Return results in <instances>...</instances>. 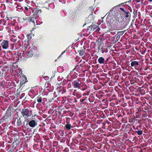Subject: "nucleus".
I'll return each instance as SVG.
<instances>
[{"instance_id": "nucleus-14", "label": "nucleus", "mask_w": 152, "mask_h": 152, "mask_svg": "<svg viewBox=\"0 0 152 152\" xmlns=\"http://www.w3.org/2000/svg\"><path fill=\"white\" fill-rule=\"evenodd\" d=\"M99 63L100 64H105L106 63V61H105L103 57H100L98 59Z\"/></svg>"}, {"instance_id": "nucleus-20", "label": "nucleus", "mask_w": 152, "mask_h": 152, "mask_svg": "<svg viewBox=\"0 0 152 152\" xmlns=\"http://www.w3.org/2000/svg\"><path fill=\"white\" fill-rule=\"evenodd\" d=\"M45 98H42L40 96H38L36 98L37 101L38 103H41L42 102V100H44Z\"/></svg>"}, {"instance_id": "nucleus-46", "label": "nucleus", "mask_w": 152, "mask_h": 152, "mask_svg": "<svg viewBox=\"0 0 152 152\" xmlns=\"http://www.w3.org/2000/svg\"><path fill=\"white\" fill-rule=\"evenodd\" d=\"M114 21V20H113V19H110V23H113V22Z\"/></svg>"}, {"instance_id": "nucleus-25", "label": "nucleus", "mask_w": 152, "mask_h": 152, "mask_svg": "<svg viewBox=\"0 0 152 152\" xmlns=\"http://www.w3.org/2000/svg\"><path fill=\"white\" fill-rule=\"evenodd\" d=\"M70 46H69L68 48H67V53H69V55L70 56L72 54V50L70 49Z\"/></svg>"}, {"instance_id": "nucleus-24", "label": "nucleus", "mask_w": 152, "mask_h": 152, "mask_svg": "<svg viewBox=\"0 0 152 152\" xmlns=\"http://www.w3.org/2000/svg\"><path fill=\"white\" fill-rule=\"evenodd\" d=\"M66 111L61 110L60 111V114L61 115V117H63L66 116Z\"/></svg>"}, {"instance_id": "nucleus-32", "label": "nucleus", "mask_w": 152, "mask_h": 152, "mask_svg": "<svg viewBox=\"0 0 152 152\" xmlns=\"http://www.w3.org/2000/svg\"><path fill=\"white\" fill-rule=\"evenodd\" d=\"M67 144V145H68V148L67 147V152H69V151H70V152H71V147L70 146V145H69L68 144Z\"/></svg>"}, {"instance_id": "nucleus-43", "label": "nucleus", "mask_w": 152, "mask_h": 152, "mask_svg": "<svg viewBox=\"0 0 152 152\" xmlns=\"http://www.w3.org/2000/svg\"><path fill=\"white\" fill-rule=\"evenodd\" d=\"M124 32H118V33L117 34L118 35V34H119V35H122L123 34Z\"/></svg>"}, {"instance_id": "nucleus-29", "label": "nucleus", "mask_w": 152, "mask_h": 152, "mask_svg": "<svg viewBox=\"0 0 152 152\" xmlns=\"http://www.w3.org/2000/svg\"><path fill=\"white\" fill-rule=\"evenodd\" d=\"M143 114L142 115V117L145 118L148 115V114L145 111H143Z\"/></svg>"}, {"instance_id": "nucleus-53", "label": "nucleus", "mask_w": 152, "mask_h": 152, "mask_svg": "<svg viewBox=\"0 0 152 152\" xmlns=\"http://www.w3.org/2000/svg\"><path fill=\"white\" fill-rule=\"evenodd\" d=\"M137 2H140V0H137Z\"/></svg>"}, {"instance_id": "nucleus-44", "label": "nucleus", "mask_w": 152, "mask_h": 152, "mask_svg": "<svg viewBox=\"0 0 152 152\" xmlns=\"http://www.w3.org/2000/svg\"><path fill=\"white\" fill-rule=\"evenodd\" d=\"M66 51V50H65L59 56H58V58L60 56H61L64 53H65Z\"/></svg>"}, {"instance_id": "nucleus-37", "label": "nucleus", "mask_w": 152, "mask_h": 152, "mask_svg": "<svg viewBox=\"0 0 152 152\" xmlns=\"http://www.w3.org/2000/svg\"><path fill=\"white\" fill-rule=\"evenodd\" d=\"M31 34H29L27 35V37L28 39H30L31 38Z\"/></svg>"}, {"instance_id": "nucleus-39", "label": "nucleus", "mask_w": 152, "mask_h": 152, "mask_svg": "<svg viewBox=\"0 0 152 152\" xmlns=\"http://www.w3.org/2000/svg\"><path fill=\"white\" fill-rule=\"evenodd\" d=\"M133 13L134 15V17L136 16V17L137 15V10L136 11H135V10H134Z\"/></svg>"}, {"instance_id": "nucleus-30", "label": "nucleus", "mask_w": 152, "mask_h": 152, "mask_svg": "<svg viewBox=\"0 0 152 152\" xmlns=\"http://www.w3.org/2000/svg\"><path fill=\"white\" fill-rule=\"evenodd\" d=\"M135 132L137 133L138 135H140L142 134V130H138L136 131Z\"/></svg>"}, {"instance_id": "nucleus-2", "label": "nucleus", "mask_w": 152, "mask_h": 152, "mask_svg": "<svg viewBox=\"0 0 152 152\" xmlns=\"http://www.w3.org/2000/svg\"><path fill=\"white\" fill-rule=\"evenodd\" d=\"M76 91L77 90H74L73 92V89L71 88L68 89V91H67V92H68L69 94V95L67 94V101L69 102L70 104H72V102H73L72 98H74V97L72 96L71 98V96L72 95H74V93H76Z\"/></svg>"}, {"instance_id": "nucleus-63", "label": "nucleus", "mask_w": 152, "mask_h": 152, "mask_svg": "<svg viewBox=\"0 0 152 152\" xmlns=\"http://www.w3.org/2000/svg\"><path fill=\"white\" fill-rule=\"evenodd\" d=\"M88 99L90 100V98H89Z\"/></svg>"}, {"instance_id": "nucleus-8", "label": "nucleus", "mask_w": 152, "mask_h": 152, "mask_svg": "<svg viewBox=\"0 0 152 152\" xmlns=\"http://www.w3.org/2000/svg\"><path fill=\"white\" fill-rule=\"evenodd\" d=\"M121 13L122 14L124 18H126L127 19H128L129 18H130L131 14L127 9H126L125 11L123 12H121Z\"/></svg>"}, {"instance_id": "nucleus-45", "label": "nucleus", "mask_w": 152, "mask_h": 152, "mask_svg": "<svg viewBox=\"0 0 152 152\" xmlns=\"http://www.w3.org/2000/svg\"><path fill=\"white\" fill-rule=\"evenodd\" d=\"M37 10L38 12V13L39 14L41 13V12H42L41 10L39 9H37Z\"/></svg>"}, {"instance_id": "nucleus-31", "label": "nucleus", "mask_w": 152, "mask_h": 152, "mask_svg": "<svg viewBox=\"0 0 152 152\" xmlns=\"http://www.w3.org/2000/svg\"><path fill=\"white\" fill-rule=\"evenodd\" d=\"M68 85H67V88L68 89H69V88H71L72 87V84L71 83V82H70L68 83ZM72 88V87L71 89Z\"/></svg>"}, {"instance_id": "nucleus-59", "label": "nucleus", "mask_w": 152, "mask_h": 152, "mask_svg": "<svg viewBox=\"0 0 152 152\" xmlns=\"http://www.w3.org/2000/svg\"><path fill=\"white\" fill-rule=\"evenodd\" d=\"M87 97H86L84 99H86V100H87Z\"/></svg>"}, {"instance_id": "nucleus-35", "label": "nucleus", "mask_w": 152, "mask_h": 152, "mask_svg": "<svg viewBox=\"0 0 152 152\" xmlns=\"http://www.w3.org/2000/svg\"><path fill=\"white\" fill-rule=\"evenodd\" d=\"M61 91H63L62 93H65L66 91V88L65 87H62L61 89Z\"/></svg>"}, {"instance_id": "nucleus-9", "label": "nucleus", "mask_w": 152, "mask_h": 152, "mask_svg": "<svg viewBox=\"0 0 152 152\" xmlns=\"http://www.w3.org/2000/svg\"><path fill=\"white\" fill-rule=\"evenodd\" d=\"M98 50H101L100 51H101L103 53L104 52L106 53L107 51V49L106 48L104 45V44L103 43L101 44L100 46L98 48Z\"/></svg>"}, {"instance_id": "nucleus-42", "label": "nucleus", "mask_w": 152, "mask_h": 152, "mask_svg": "<svg viewBox=\"0 0 152 152\" xmlns=\"http://www.w3.org/2000/svg\"><path fill=\"white\" fill-rule=\"evenodd\" d=\"M120 10L122 11V12H124L125 11L126 9H124L123 8L121 7L120 8Z\"/></svg>"}, {"instance_id": "nucleus-12", "label": "nucleus", "mask_w": 152, "mask_h": 152, "mask_svg": "<svg viewBox=\"0 0 152 152\" xmlns=\"http://www.w3.org/2000/svg\"><path fill=\"white\" fill-rule=\"evenodd\" d=\"M116 32V30L115 29L111 28H109L108 30H107L106 33L108 34H112L113 35H114L115 34Z\"/></svg>"}, {"instance_id": "nucleus-23", "label": "nucleus", "mask_w": 152, "mask_h": 152, "mask_svg": "<svg viewBox=\"0 0 152 152\" xmlns=\"http://www.w3.org/2000/svg\"><path fill=\"white\" fill-rule=\"evenodd\" d=\"M118 104V101H116L115 103H114L113 102L111 103H110V105L111 106L114 107L113 108V110H114L116 108V106L115 105H117Z\"/></svg>"}, {"instance_id": "nucleus-17", "label": "nucleus", "mask_w": 152, "mask_h": 152, "mask_svg": "<svg viewBox=\"0 0 152 152\" xmlns=\"http://www.w3.org/2000/svg\"><path fill=\"white\" fill-rule=\"evenodd\" d=\"M34 50H35L34 48H31L28 53V55L30 57H32L35 53L34 52Z\"/></svg>"}, {"instance_id": "nucleus-16", "label": "nucleus", "mask_w": 152, "mask_h": 152, "mask_svg": "<svg viewBox=\"0 0 152 152\" xmlns=\"http://www.w3.org/2000/svg\"><path fill=\"white\" fill-rule=\"evenodd\" d=\"M11 118V116L6 115L3 118V119L5 121L8 122L9 120H10Z\"/></svg>"}, {"instance_id": "nucleus-33", "label": "nucleus", "mask_w": 152, "mask_h": 152, "mask_svg": "<svg viewBox=\"0 0 152 152\" xmlns=\"http://www.w3.org/2000/svg\"><path fill=\"white\" fill-rule=\"evenodd\" d=\"M90 93V91H86V92L83 93V96H88L89 95Z\"/></svg>"}, {"instance_id": "nucleus-54", "label": "nucleus", "mask_w": 152, "mask_h": 152, "mask_svg": "<svg viewBox=\"0 0 152 152\" xmlns=\"http://www.w3.org/2000/svg\"><path fill=\"white\" fill-rule=\"evenodd\" d=\"M66 127H67L66 124L65 125L64 127L66 129Z\"/></svg>"}, {"instance_id": "nucleus-48", "label": "nucleus", "mask_w": 152, "mask_h": 152, "mask_svg": "<svg viewBox=\"0 0 152 152\" xmlns=\"http://www.w3.org/2000/svg\"><path fill=\"white\" fill-rule=\"evenodd\" d=\"M86 100V99H80V102H83V101Z\"/></svg>"}, {"instance_id": "nucleus-38", "label": "nucleus", "mask_w": 152, "mask_h": 152, "mask_svg": "<svg viewBox=\"0 0 152 152\" xmlns=\"http://www.w3.org/2000/svg\"><path fill=\"white\" fill-rule=\"evenodd\" d=\"M91 27V29L93 31L94 30V29L96 28V26H90V27Z\"/></svg>"}, {"instance_id": "nucleus-49", "label": "nucleus", "mask_w": 152, "mask_h": 152, "mask_svg": "<svg viewBox=\"0 0 152 152\" xmlns=\"http://www.w3.org/2000/svg\"><path fill=\"white\" fill-rule=\"evenodd\" d=\"M128 9L131 12H132V9L130 7H129Z\"/></svg>"}, {"instance_id": "nucleus-55", "label": "nucleus", "mask_w": 152, "mask_h": 152, "mask_svg": "<svg viewBox=\"0 0 152 152\" xmlns=\"http://www.w3.org/2000/svg\"><path fill=\"white\" fill-rule=\"evenodd\" d=\"M41 130H42V128H40L39 129V131H41Z\"/></svg>"}, {"instance_id": "nucleus-36", "label": "nucleus", "mask_w": 152, "mask_h": 152, "mask_svg": "<svg viewBox=\"0 0 152 152\" xmlns=\"http://www.w3.org/2000/svg\"><path fill=\"white\" fill-rule=\"evenodd\" d=\"M140 93L143 95L145 94V90L143 89H141L140 90Z\"/></svg>"}, {"instance_id": "nucleus-10", "label": "nucleus", "mask_w": 152, "mask_h": 152, "mask_svg": "<svg viewBox=\"0 0 152 152\" xmlns=\"http://www.w3.org/2000/svg\"><path fill=\"white\" fill-rule=\"evenodd\" d=\"M28 124L30 126L34 128L37 125V121L35 120H32L28 121V124H27L26 125Z\"/></svg>"}, {"instance_id": "nucleus-51", "label": "nucleus", "mask_w": 152, "mask_h": 152, "mask_svg": "<svg viewBox=\"0 0 152 152\" xmlns=\"http://www.w3.org/2000/svg\"><path fill=\"white\" fill-rule=\"evenodd\" d=\"M25 9L26 10H28V7H25Z\"/></svg>"}, {"instance_id": "nucleus-40", "label": "nucleus", "mask_w": 152, "mask_h": 152, "mask_svg": "<svg viewBox=\"0 0 152 152\" xmlns=\"http://www.w3.org/2000/svg\"><path fill=\"white\" fill-rule=\"evenodd\" d=\"M31 17H28L27 18L25 19L27 21L30 22L31 21Z\"/></svg>"}, {"instance_id": "nucleus-6", "label": "nucleus", "mask_w": 152, "mask_h": 152, "mask_svg": "<svg viewBox=\"0 0 152 152\" xmlns=\"http://www.w3.org/2000/svg\"><path fill=\"white\" fill-rule=\"evenodd\" d=\"M131 66L132 67H134L135 69L137 70L140 67V65L138 61H132L131 63Z\"/></svg>"}, {"instance_id": "nucleus-47", "label": "nucleus", "mask_w": 152, "mask_h": 152, "mask_svg": "<svg viewBox=\"0 0 152 152\" xmlns=\"http://www.w3.org/2000/svg\"><path fill=\"white\" fill-rule=\"evenodd\" d=\"M72 118H68V122H69V123H71V119Z\"/></svg>"}, {"instance_id": "nucleus-13", "label": "nucleus", "mask_w": 152, "mask_h": 152, "mask_svg": "<svg viewBox=\"0 0 152 152\" xmlns=\"http://www.w3.org/2000/svg\"><path fill=\"white\" fill-rule=\"evenodd\" d=\"M75 68L73 69L72 71H70V73L68 75H67V83L69 82H71V81L72 80V79H73L71 75L70 74L71 72H73L75 70Z\"/></svg>"}, {"instance_id": "nucleus-21", "label": "nucleus", "mask_w": 152, "mask_h": 152, "mask_svg": "<svg viewBox=\"0 0 152 152\" xmlns=\"http://www.w3.org/2000/svg\"><path fill=\"white\" fill-rule=\"evenodd\" d=\"M99 115L101 118H105L106 117V115L104 113V111H100L99 113Z\"/></svg>"}, {"instance_id": "nucleus-61", "label": "nucleus", "mask_w": 152, "mask_h": 152, "mask_svg": "<svg viewBox=\"0 0 152 152\" xmlns=\"http://www.w3.org/2000/svg\"><path fill=\"white\" fill-rule=\"evenodd\" d=\"M144 1V0H142V3H143V1Z\"/></svg>"}, {"instance_id": "nucleus-5", "label": "nucleus", "mask_w": 152, "mask_h": 152, "mask_svg": "<svg viewBox=\"0 0 152 152\" xmlns=\"http://www.w3.org/2000/svg\"><path fill=\"white\" fill-rule=\"evenodd\" d=\"M72 104H69L67 102V116L71 117L73 115V113L72 110V107H70V106H71Z\"/></svg>"}, {"instance_id": "nucleus-41", "label": "nucleus", "mask_w": 152, "mask_h": 152, "mask_svg": "<svg viewBox=\"0 0 152 152\" xmlns=\"http://www.w3.org/2000/svg\"><path fill=\"white\" fill-rule=\"evenodd\" d=\"M34 17H35L34 16L32 17H31V21H32V22H34V19H35Z\"/></svg>"}, {"instance_id": "nucleus-60", "label": "nucleus", "mask_w": 152, "mask_h": 152, "mask_svg": "<svg viewBox=\"0 0 152 152\" xmlns=\"http://www.w3.org/2000/svg\"><path fill=\"white\" fill-rule=\"evenodd\" d=\"M65 107L66 108V105H65Z\"/></svg>"}, {"instance_id": "nucleus-28", "label": "nucleus", "mask_w": 152, "mask_h": 152, "mask_svg": "<svg viewBox=\"0 0 152 152\" xmlns=\"http://www.w3.org/2000/svg\"><path fill=\"white\" fill-rule=\"evenodd\" d=\"M25 79V80H23V81H22L21 80H20V86H21L23 85L26 82V79Z\"/></svg>"}, {"instance_id": "nucleus-1", "label": "nucleus", "mask_w": 152, "mask_h": 152, "mask_svg": "<svg viewBox=\"0 0 152 152\" xmlns=\"http://www.w3.org/2000/svg\"><path fill=\"white\" fill-rule=\"evenodd\" d=\"M70 120L71 123H69V122L68 123V117H67V133H68L67 137H67V140L68 141V144L70 142V140L72 135V132H71L70 130L74 128L76 124L74 121V120L72 118Z\"/></svg>"}, {"instance_id": "nucleus-18", "label": "nucleus", "mask_w": 152, "mask_h": 152, "mask_svg": "<svg viewBox=\"0 0 152 152\" xmlns=\"http://www.w3.org/2000/svg\"><path fill=\"white\" fill-rule=\"evenodd\" d=\"M85 49H84V50H77V52L79 53V54L80 56H82L85 54Z\"/></svg>"}, {"instance_id": "nucleus-64", "label": "nucleus", "mask_w": 152, "mask_h": 152, "mask_svg": "<svg viewBox=\"0 0 152 152\" xmlns=\"http://www.w3.org/2000/svg\"><path fill=\"white\" fill-rule=\"evenodd\" d=\"M66 148H65L64 150H65L66 149Z\"/></svg>"}, {"instance_id": "nucleus-57", "label": "nucleus", "mask_w": 152, "mask_h": 152, "mask_svg": "<svg viewBox=\"0 0 152 152\" xmlns=\"http://www.w3.org/2000/svg\"><path fill=\"white\" fill-rule=\"evenodd\" d=\"M103 22V19H102V20L101 21V23H102Z\"/></svg>"}, {"instance_id": "nucleus-50", "label": "nucleus", "mask_w": 152, "mask_h": 152, "mask_svg": "<svg viewBox=\"0 0 152 152\" xmlns=\"http://www.w3.org/2000/svg\"><path fill=\"white\" fill-rule=\"evenodd\" d=\"M10 40L12 41H14V42L16 41V40L15 39H12V38Z\"/></svg>"}, {"instance_id": "nucleus-27", "label": "nucleus", "mask_w": 152, "mask_h": 152, "mask_svg": "<svg viewBox=\"0 0 152 152\" xmlns=\"http://www.w3.org/2000/svg\"><path fill=\"white\" fill-rule=\"evenodd\" d=\"M76 96L77 98H80L81 96L80 92L79 91L77 92L76 93Z\"/></svg>"}, {"instance_id": "nucleus-22", "label": "nucleus", "mask_w": 152, "mask_h": 152, "mask_svg": "<svg viewBox=\"0 0 152 152\" xmlns=\"http://www.w3.org/2000/svg\"><path fill=\"white\" fill-rule=\"evenodd\" d=\"M33 16L35 18L36 17L38 16V12L37 9H34L33 10Z\"/></svg>"}, {"instance_id": "nucleus-34", "label": "nucleus", "mask_w": 152, "mask_h": 152, "mask_svg": "<svg viewBox=\"0 0 152 152\" xmlns=\"http://www.w3.org/2000/svg\"><path fill=\"white\" fill-rule=\"evenodd\" d=\"M105 126H106L109 127L110 125L111 124V123L108 121H107L105 124Z\"/></svg>"}, {"instance_id": "nucleus-15", "label": "nucleus", "mask_w": 152, "mask_h": 152, "mask_svg": "<svg viewBox=\"0 0 152 152\" xmlns=\"http://www.w3.org/2000/svg\"><path fill=\"white\" fill-rule=\"evenodd\" d=\"M104 113L107 116L109 115L111 116L113 115V113L108 110H105L104 111Z\"/></svg>"}, {"instance_id": "nucleus-4", "label": "nucleus", "mask_w": 152, "mask_h": 152, "mask_svg": "<svg viewBox=\"0 0 152 152\" xmlns=\"http://www.w3.org/2000/svg\"><path fill=\"white\" fill-rule=\"evenodd\" d=\"M81 81L78 79L73 81L72 83V86L74 88H80Z\"/></svg>"}, {"instance_id": "nucleus-56", "label": "nucleus", "mask_w": 152, "mask_h": 152, "mask_svg": "<svg viewBox=\"0 0 152 152\" xmlns=\"http://www.w3.org/2000/svg\"><path fill=\"white\" fill-rule=\"evenodd\" d=\"M109 58H107V60L106 61H108V60L109 59Z\"/></svg>"}, {"instance_id": "nucleus-11", "label": "nucleus", "mask_w": 152, "mask_h": 152, "mask_svg": "<svg viewBox=\"0 0 152 152\" xmlns=\"http://www.w3.org/2000/svg\"><path fill=\"white\" fill-rule=\"evenodd\" d=\"M9 42L7 40H4L1 44L4 49H7L8 47Z\"/></svg>"}, {"instance_id": "nucleus-52", "label": "nucleus", "mask_w": 152, "mask_h": 152, "mask_svg": "<svg viewBox=\"0 0 152 152\" xmlns=\"http://www.w3.org/2000/svg\"><path fill=\"white\" fill-rule=\"evenodd\" d=\"M123 95H122V94H119L118 95V96L119 97H121V96H123Z\"/></svg>"}, {"instance_id": "nucleus-58", "label": "nucleus", "mask_w": 152, "mask_h": 152, "mask_svg": "<svg viewBox=\"0 0 152 152\" xmlns=\"http://www.w3.org/2000/svg\"><path fill=\"white\" fill-rule=\"evenodd\" d=\"M148 1H151V2H152V0H148Z\"/></svg>"}, {"instance_id": "nucleus-62", "label": "nucleus", "mask_w": 152, "mask_h": 152, "mask_svg": "<svg viewBox=\"0 0 152 152\" xmlns=\"http://www.w3.org/2000/svg\"><path fill=\"white\" fill-rule=\"evenodd\" d=\"M129 2H131V0H130V1H129Z\"/></svg>"}, {"instance_id": "nucleus-19", "label": "nucleus", "mask_w": 152, "mask_h": 152, "mask_svg": "<svg viewBox=\"0 0 152 152\" xmlns=\"http://www.w3.org/2000/svg\"><path fill=\"white\" fill-rule=\"evenodd\" d=\"M22 124L21 119L20 118H19L17 119V126H20Z\"/></svg>"}, {"instance_id": "nucleus-26", "label": "nucleus", "mask_w": 152, "mask_h": 152, "mask_svg": "<svg viewBox=\"0 0 152 152\" xmlns=\"http://www.w3.org/2000/svg\"><path fill=\"white\" fill-rule=\"evenodd\" d=\"M87 88V87L85 85H83L82 86H80V88H79L81 90L84 91L86 90Z\"/></svg>"}, {"instance_id": "nucleus-3", "label": "nucleus", "mask_w": 152, "mask_h": 152, "mask_svg": "<svg viewBox=\"0 0 152 152\" xmlns=\"http://www.w3.org/2000/svg\"><path fill=\"white\" fill-rule=\"evenodd\" d=\"M21 114L23 117H28L30 116L29 110L28 108L23 109L21 111Z\"/></svg>"}, {"instance_id": "nucleus-7", "label": "nucleus", "mask_w": 152, "mask_h": 152, "mask_svg": "<svg viewBox=\"0 0 152 152\" xmlns=\"http://www.w3.org/2000/svg\"><path fill=\"white\" fill-rule=\"evenodd\" d=\"M129 23V22L127 21H124L123 20L121 21V23L120 24V27L121 29L125 28Z\"/></svg>"}]
</instances>
